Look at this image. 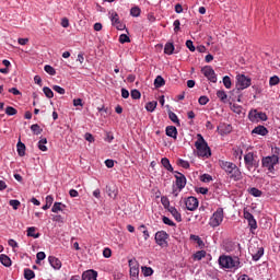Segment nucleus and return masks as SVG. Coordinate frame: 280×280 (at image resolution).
I'll return each instance as SVG.
<instances>
[{"instance_id": "obj_40", "label": "nucleus", "mask_w": 280, "mask_h": 280, "mask_svg": "<svg viewBox=\"0 0 280 280\" xmlns=\"http://www.w3.org/2000/svg\"><path fill=\"white\" fill-rule=\"evenodd\" d=\"M10 207H13L14 211H16L19 209V207H21V201L16 200V199H11L9 201Z\"/></svg>"}, {"instance_id": "obj_33", "label": "nucleus", "mask_w": 280, "mask_h": 280, "mask_svg": "<svg viewBox=\"0 0 280 280\" xmlns=\"http://www.w3.org/2000/svg\"><path fill=\"white\" fill-rule=\"evenodd\" d=\"M47 138H43L38 141V149L42 151V152H47Z\"/></svg>"}, {"instance_id": "obj_50", "label": "nucleus", "mask_w": 280, "mask_h": 280, "mask_svg": "<svg viewBox=\"0 0 280 280\" xmlns=\"http://www.w3.org/2000/svg\"><path fill=\"white\" fill-rule=\"evenodd\" d=\"M119 43L121 45H124L125 43H130V37L128 35H126V34H121L119 36Z\"/></svg>"}, {"instance_id": "obj_51", "label": "nucleus", "mask_w": 280, "mask_h": 280, "mask_svg": "<svg viewBox=\"0 0 280 280\" xmlns=\"http://www.w3.org/2000/svg\"><path fill=\"white\" fill-rule=\"evenodd\" d=\"M45 257H47V255H45V252H39V253H37V255H36V264H40L44 259H45Z\"/></svg>"}, {"instance_id": "obj_47", "label": "nucleus", "mask_w": 280, "mask_h": 280, "mask_svg": "<svg viewBox=\"0 0 280 280\" xmlns=\"http://www.w3.org/2000/svg\"><path fill=\"white\" fill-rule=\"evenodd\" d=\"M195 191L197 194H201L202 196H207V194H209V188L197 187V188H195Z\"/></svg>"}, {"instance_id": "obj_38", "label": "nucleus", "mask_w": 280, "mask_h": 280, "mask_svg": "<svg viewBox=\"0 0 280 280\" xmlns=\"http://www.w3.org/2000/svg\"><path fill=\"white\" fill-rule=\"evenodd\" d=\"M31 130L34 135H40L43 132V128L38 124L32 125Z\"/></svg>"}, {"instance_id": "obj_15", "label": "nucleus", "mask_w": 280, "mask_h": 280, "mask_svg": "<svg viewBox=\"0 0 280 280\" xmlns=\"http://www.w3.org/2000/svg\"><path fill=\"white\" fill-rule=\"evenodd\" d=\"M48 261L55 270H60L62 268V261L55 256H49Z\"/></svg>"}, {"instance_id": "obj_42", "label": "nucleus", "mask_w": 280, "mask_h": 280, "mask_svg": "<svg viewBox=\"0 0 280 280\" xmlns=\"http://www.w3.org/2000/svg\"><path fill=\"white\" fill-rule=\"evenodd\" d=\"M19 112L16 110V108L12 107V106H8L5 108V115H9V116H13V115H16Z\"/></svg>"}, {"instance_id": "obj_19", "label": "nucleus", "mask_w": 280, "mask_h": 280, "mask_svg": "<svg viewBox=\"0 0 280 280\" xmlns=\"http://www.w3.org/2000/svg\"><path fill=\"white\" fill-rule=\"evenodd\" d=\"M166 136L171 137L172 139H176L178 137V129L175 126L166 127Z\"/></svg>"}, {"instance_id": "obj_21", "label": "nucleus", "mask_w": 280, "mask_h": 280, "mask_svg": "<svg viewBox=\"0 0 280 280\" xmlns=\"http://www.w3.org/2000/svg\"><path fill=\"white\" fill-rule=\"evenodd\" d=\"M247 191L250 196H254V198H261V196L264 195V192L259 190V188L255 187L248 188Z\"/></svg>"}, {"instance_id": "obj_24", "label": "nucleus", "mask_w": 280, "mask_h": 280, "mask_svg": "<svg viewBox=\"0 0 280 280\" xmlns=\"http://www.w3.org/2000/svg\"><path fill=\"white\" fill-rule=\"evenodd\" d=\"M27 237H34V240H38V237H40V233H36V228L31 226L27 229Z\"/></svg>"}, {"instance_id": "obj_30", "label": "nucleus", "mask_w": 280, "mask_h": 280, "mask_svg": "<svg viewBox=\"0 0 280 280\" xmlns=\"http://www.w3.org/2000/svg\"><path fill=\"white\" fill-rule=\"evenodd\" d=\"M34 277H36V273L34 272V270L30 268L24 269V279L32 280L34 279Z\"/></svg>"}, {"instance_id": "obj_62", "label": "nucleus", "mask_w": 280, "mask_h": 280, "mask_svg": "<svg viewBox=\"0 0 280 280\" xmlns=\"http://www.w3.org/2000/svg\"><path fill=\"white\" fill-rule=\"evenodd\" d=\"M85 141H89V143H93L95 141V138L93 137V135L86 132L84 136Z\"/></svg>"}, {"instance_id": "obj_56", "label": "nucleus", "mask_w": 280, "mask_h": 280, "mask_svg": "<svg viewBox=\"0 0 280 280\" xmlns=\"http://www.w3.org/2000/svg\"><path fill=\"white\" fill-rule=\"evenodd\" d=\"M52 221L59 222L60 224H65V218H62V215H60V214L54 215Z\"/></svg>"}, {"instance_id": "obj_3", "label": "nucleus", "mask_w": 280, "mask_h": 280, "mask_svg": "<svg viewBox=\"0 0 280 280\" xmlns=\"http://www.w3.org/2000/svg\"><path fill=\"white\" fill-rule=\"evenodd\" d=\"M219 266L228 270H237L241 266L240 258L222 255L219 257Z\"/></svg>"}, {"instance_id": "obj_13", "label": "nucleus", "mask_w": 280, "mask_h": 280, "mask_svg": "<svg viewBox=\"0 0 280 280\" xmlns=\"http://www.w3.org/2000/svg\"><path fill=\"white\" fill-rule=\"evenodd\" d=\"M175 178H176V187L182 191V189H185V186L187 185V177L183 175V173L175 172Z\"/></svg>"}, {"instance_id": "obj_53", "label": "nucleus", "mask_w": 280, "mask_h": 280, "mask_svg": "<svg viewBox=\"0 0 280 280\" xmlns=\"http://www.w3.org/2000/svg\"><path fill=\"white\" fill-rule=\"evenodd\" d=\"M131 97L132 100H141V92H139V90H132Z\"/></svg>"}, {"instance_id": "obj_49", "label": "nucleus", "mask_w": 280, "mask_h": 280, "mask_svg": "<svg viewBox=\"0 0 280 280\" xmlns=\"http://www.w3.org/2000/svg\"><path fill=\"white\" fill-rule=\"evenodd\" d=\"M280 80L279 77L273 75L269 79V84L270 86H277V84H279Z\"/></svg>"}, {"instance_id": "obj_18", "label": "nucleus", "mask_w": 280, "mask_h": 280, "mask_svg": "<svg viewBox=\"0 0 280 280\" xmlns=\"http://www.w3.org/2000/svg\"><path fill=\"white\" fill-rule=\"evenodd\" d=\"M168 211L175 218L176 222H183V215H180V212H178V209L176 207H168Z\"/></svg>"}, {"instance_id": "obj_16", "label": "nucleus", "mask_w": 280, "mask_h": 280, "mask_svg": "<svg viewBox=\"0 0 280 280\" xmlns=\"http://www.w3.org/2000/svg\"><path fill=\"white\" fill-rule=\"evenodd\" d=\"M81 280H97V271L88 270L82 273Z\"/></svg>"}, {"instance_id": "obj_1", "label": "nucleus", "mask_w": 280, "mask_h": 280, "mask_svg": "<svg viewBox=\"0 0 280 280\" xmlns=\"http://www.w3.org/2000/svg\"><path fill=\"white\" fill-rule=\"evenodd\" d=\"M220 167L224 170V172L232 180L237 182L244 178V176L242 175V171H240V167H237V165L233 162L221 161Z\"/></svg>"}, {"instance_id": "obj_12", "label": "nucleus", "mask_w": 280, "mask_h": 280, "mask_svg": "<svg viewBox=\"0 0 280 280\" xmlns=\"http://www.w3.org/2000/svg\"><path fill=\"white\" fill-rule=\"evenodd\" d=\"M249 119L250 121H258V119L260 121H267L268 116L264 112H257V109H254L249 113Z\"/></svg>"}, {"instance_id": "obj_44", "label": "nucleus", "mask_w": 280, "mask_h": 280, "mask_svg": "<svg viewBox=\"0 0 280 280\" xmlns=\"http://www.w3.org/2000/svg\"><path fill=\"white\" fill-rule=\"evenodd\" d=\"M44 70L46 71V73H48L49 75H56V69H54V67L46 65L44 67Z\"/></svg>"}, {"instance_id": "obj_34", "label": "nucleus", "mask_w": 280, "mask_h": 280, "mask_svg": "<svg viewBox=\"0 0 280 280\" xmlns=\"http://www.w3.org/2000/svg\"><path fill=\"white\" fill-rule=\"evenodd\" d=\"M156 105H158L156 101L149 102L147 103L145 108L149 113H154V110L156 109Z\"/></svg>"}, {"instance_id": "obj_64", "label": "nucleus", "mask_w": 280, "mask_h": 280, "mask_svg": "<svg viewBox=\"0 0 280 280\" xmlns=\"http://www.w3.org/2000/svg\"><path fill=\"white\" fill-rule=\"evenodd\" d=\"M110 255H113V252L110 250V248H105L103 250V256L108 259L110 257Z\"/></svg>"}, {"instance_id": "obj_48", "label": "nucleus", "mask_w": 280, "mask_h": 280, "mask_svg": "<svg viewBox=\"0 0 280 280\" xmlns=\"http://www.w3.org/2000/svg\"><path fill=\"white\" fill-rule=\"evenodd\" d=\"M223 84H224L225 89H231V86H232L231 77L225 75L223 78Z\"/></svg>"}, {"instance_id": "obj_52", "label": "nucleus", "mask_w": 280, "mask_h": 280, "mask_svg": "<svg viewBox=\"0 0 280 280\" xmlns=\"http://www.w3.org/2000/svg\"><path fill=\"white\" fill-rule=\"evenodd\" d=\"M177 165H180V167H184V170H189V163L183 159L178 160Z\"/></svg>"}, {"instance_id": "obj_28", "label": "nucleus", "mask_w": 280, "mask_h": 280, "mask_svg": "<svg viewBox=\"0 0 280 280\" xmlns=\"http://www.w3.org/2000/svg\"><path fill=\"white\" fill-rule=\"evenodd\" d=\"M254 261H259L264 257V247H259L256 254H252Z\"/></svg>"}, {"instance_id": "obj_22", "label": "nucleus", "mask_w": 280, "mask_h": 280, "mask_svg": "<svg viewBox=\"0 0 280 280\" xmlns=\"http://www.w3.org/2000/svg\"><path fill=\"white\" fill-rule=\"evenodd\" d=\"M221 135H231L233 127L231 125H221L219 127Z\"/></svg>"}, {"instance_id": "obj_27", "label": "nucleus", "mask_w": 280, "mask_h": 280, "mask_svg": "<svg viewBox=\"0 0 280 280\" xmlns=\"http://www.w3.org/2000/svg\"><path fill=\"white\" fill-rule=\"evenodd\" d=\"M154 86L155 89H161V86H165V79L163 77L158 75L154 80Z\"/></svg>"}, {"instance_id": "obj_8", "label": "nucleus", "mask_w": 280, "mask_h": 280, "mask_svg": "<svg viewBox=\"0 0 280 280\" xmlns=\"http://www.w3.org/2000/svg\"><path fill=\"white\" fill-rule=\"evenodd\" d=\"M250 78L244 75V74H237L236 75V89L237 91H244V89H248L250 86Z\"/></svg>"}, {"instance_id": "obj_25", "label": "nucleus", "mask_w": 280, "mask_h": 280, "mask_svg": "<svg viewBox=\"0 0 280 280\" xmlns=\"http://www.w3.org/2000/svg\"><path fill=\"white\" fill-rule=\"evenodd\" d=\"M161 163H162L163 167L165 170H167V172H174V167H172V164L170 163V159L163 158L161 160Z\"/></svg>"}, {"instance_id": "obj_9", "label": "nucleus", "mask_w": 280, "mask_h": 280, "mask_svg": "<svg viewBox=\"0 0 280 280\" xmlns=\"http://www.w3.org/2000/svg\"><path fill=\"white\" fill-rule=\"evenodd\" d=\"M201 73L207 78L210 82H218V75L215 74V70L211 66H205L201 68Z\"/></svg>"}, {"instance_id": "obj_26", "label": "nucleus", "mask_w": 280, "mask_h": 280, "mask_svg": "<svg viewBox=\"0 0 280 280\" xmlns=\"http://www.w3.org/2000/svg\"><path fill=\"white\" fill-rule=\"evenodd\" d=\"M164 54L167 56H172L174 54V43H166L164 46Z\"/></svg>"}, {"instance_id": "obj_29", "label": "nucleus", "mask_w": 280, "mask_h": 280, "mask_svg": "<svg viewBox=\"0 0 280 280\" xmlns=\"http://www.w3.org/2000/svg\"><path fill=\"white\" fill-rule=\"evenodd\" d=\"M168 119H171L173 124H176V126H180V120L178 119V116L172 110H168Z\"/></svg>"}, {"instance_id": "obj_36", "label": "nucleus", "mask_w": 280, "mask_h": 280, "mask_svg": "<svg viewBox=\"0 0 280 280\" xmlns=\"http://www.w3.org/2000/svg\"><path fill=\"white\" fill-rule=\"evenodd\" d=\"M207 257L206 250H199L194 255V259H197V261H200V259H205Z\"/></svg>"}, {"instance_id": "obj_61", "label": "nucleus", "mask_w": 280, "mask_h": 280, "mask_svg": "<svg viewBox=\"0 0 280 280\" xmlns=\"http://www.w3.org/2000/svg\"><path fill=\"white\" fill-rule=\"evenodd\" d=\"M107 194L109 198H117V192L110 187H107Z\"/></svg>"}, {"instance_id": "obj_45", "label": "nucleus", "mask_w": 280, "mask_h": 280, "mask_svg": "<svg viewBox=\"0 0 280 280\" xmlns=\"http://www.w3.org/2000/svg\"><path fill=\"white\" fill-rule=\"evenodd\" d=\"M201 183H211L213 180V177L209 174H203L200 176Z\"/></svg>"}, {"instance_id": "obj_23", "label": "nucleus", "mask_w": 280, "mask_h": 280, "mask_svg": "<svg viewBox=\"0 0 280 280\" xmlns=\"http://www.w3.org/2000/svg\"><path fill=\"white\" fill-rule=\"evenodd\" d=\"M217 97L223 103L226 104V101L229 100V95H226V92L224 90H219L217 92Z\"/></svg>"}, {"instance_id": "obj_35", "label": "nucleus", "mask_w": 280, "mask_h": 280, "mask_svg": "<svg viewBox=\"0 0 280 280\" xmlns=\"http://www.w3.org/2000/svg\"><path fill=\"white\" fill-rule=\"evenodd\" d=\"M62 207L67 206L62 205V202H55L51 208L52 213H58V211H62Z\"/></svg>"}, {"instance_id": "obj_59", "label": "nucleus", "mask_w": 280, "mask_h": 280, "mask_svg": "<svg viewBox=\"0 0 280 280\" xmlns=\"http://www.w3.org/2000/svg\"><path fill=\"white\" fill-rule=\"evenodd\" d=\"M190 240H194L195 242H197V244H198L199 246H202V244H205V243L202 242V238H200V236H198V235H190Z\"/></svg>"}, {"instance_id": "obj_37", "label": "nucleus", "mask_w": 280, "mask_h": 280, "mask_svg": "<svg viewBox=\"0 0 280 280\" xmlns=\"http://www.w3.org/2000/svg\"><path fill=\"white\" fill-rule=\"evenodd\" d=\"M142 273L144 277H152V275H154V270L151 267H142Z\"/></svg>"}, {"instance_id": "obj_46", "label": "nucleus", "mask_w": 280, "mask_h": 280, "mask_svg": "<svg viewBox=\"0 0 280 280\" xmlns=\"http://www.w3.org/2000/svg\"><path fill=\"white\" fill-rule=\"evenodd\" d=\"M271 152H272L271 158L278 159V162H279V159H280V149H279V147L272 148Z\"/></svg>"}, {"instance_id": "obj_31", "label": "nucleus", "mask_w": 280, "mask_h": 280, "mask_svg": "<svg viewBox=\"0 0 280 280\" xmlns=\"http://www.w3.org/2000/svg\"><path fill=\"white\" fill-rule=\"evenodd\" d=\"M51 205H54V197L51 195H48L46 197V205L43 206V210L47 211V209H49L51 207Z\"/></svg>"}, {"instance_id": "obj_58", "label": "nucleus", "mask_w": 280, "mask_h": 280, "mask_svg": "<svg viewBox=\"0 0 280 280\" xmlns=\"http://www.w3.org/2000/svg\"><path fill=\"white\" fill-rule=\"evenodd\" d=\"M186 47L189 49V51H196V46H194V42H191V39L186 42Z\"/></svg>"}, {"instance_id": "obj_60", "label": "nucleus", "mask_w": 280, "mask_h": 280, "mask_svg": "<svg viewBox=\"0 0 280 280\" xmlns=\"http://www.w3.org/2000/svg\"><path fill=\"white\" fill-rule=\"evenodd\" d=\"M173 25H174V32L175 33L180 32V20H175Z\"/></svg>"}, {"instance_id": "obj_20", "label": "nucleus", "mask_w": 280, "mask_h": 280, "mask_svg": "<svg viewBox=\"0 0 280 280\" xmlns=\"http://www.w3.org/2000/svg\"><path fill=\"white\" fill-rule=\"evenodd\" d=\"M0 262L2 266H5V268H10V266H12V259H10V256L5 254L0 255Z\"/></svg>"}, {"instance_id": "obj_14", "label": "nucleus", "mask_w": 280, "mask_h": 280, "mask_svg": "<svg viewBox=\"0 0 280 280\" xmlns=\"http://www.w3.org/2000/svg\"><path fill=\"white\" fill-rule=\"evenodd\" d=\"M110 21H112V25H114L116 30H120V31L126 30V24L119 21V14H117V12L112 13Z\"/></svg>"}, {"instance_id": "obj_55", "label": "nucleus", "mask_w": 280, "mask_h": 280, "mask_svg": "<svg viewBox=\"0 0 280 280\" xmlns=\"http://www.w3.org/2000/svg\"><path fill=\"white\" fill-rule=\"evenodd\" d=\"M162 222H164L165 224H167V226H176V223H174V221H172L170 218L167 217H163L162 218Z\"/></svg>"}, {"instance_id": "obj_6", "label": "nucleus", "mask_w": 280, "mask_h": 280, "mask_svg": "<svg viewBox=\"0 0 280 280\" xmlns=\"http://www.w3.org/2000/svg\"><path fill=\"white\" fill-rule=\"evenodd\" d=\"M261 163L262 167H266L271 174L275 173V165H279L278 158H272V155L262 158Z\"/></svg>"}, {"instance_id": "obj_63", "label": "nucleus", "mask_w": 280, "mask_h": 280, "mask_svg": "<svg viewBox=\"0 0 280 280\" xmlns=\"http://www.w3.org/2000/svg\"><path fill=\"white\" fill-rule=\"evenodd\" d=\"M161 202H162L163 207H165V209H167V207H170V199H167V197H162Z\"/></svg>"}, {"instance_id": "obj_5", "label": "nucleus", "mask_w": 280, "mask_h": 280, "mask_svg": "<svg viewBox=\"0 0 280 280\" xmlns=\"http://www.w3.org/2000/svg\"><path fill=\"white\" fill-rule=\"evenodd\" d=\"M224 220V209L218 208L217 211L210 218V226L215 229V226H220L222 221Z\"/></svg>"}, {"instance_id": "obj_39", "label": "nucleus", "mask_w": 280, "mask_h": 280, "mask_svg": "<svg viewBox=\"0 0 280 280\" xmlns=\"http://www.w3.org/2000/svg\"><path fill=\"white\" fill-rule=\"evenodd\" d=\"M231 106V110H233V113H236V115H242V106L237 105V104H230Z\"/></svg>"}, {"instance_id": "obj_4", "label": "nucleus", "mask_w": 280, "mask_h": 280, "mask_svg": "<svg viewBox=\"0 0 280 280\" xmlns=\"http://www.w3.org/2000/svg\"><path fill=\"white\" fill-rule=\"evenodd\" d=\"M244 163H245V167H246V170H248V172H250V170H253V167L255 170H257V167H259V161L255 160V153H253V152H248L244 155Z\"/></svg>"}, {"instance_id": "obj_41", "label": "nucleus", "mask_w": 280, "mask_h": 280, "mask_svg": "<svg viewBox=\"0 0 280 280\" xmlns=\"http://www.w3.org/2000/svg\"><path fill=\"white\" fill-rule=\"evenodd\" d=\"M43 91L46 97H48V100H51V97H54V91H51V89L45 86L43 88Z\"/></svg>"}, {"instance_id": "obj_7", "label": "nucleus", "mask_w": 280, "mask_h": 280, "mask_svg": "<svg viewBox=\"0 0 280 280\" xmlns=\"http://www.w3.org/2000/svg\"><path fill=\"white\" fill-rule=\"evenodd\" d=\"M168 238H170V234H167V232L165 231H159L155 233V244H158V246H161V248H167Z\"/></svg>"}, {"instance_id": "obj_43", "label": "nucleus", "mask_w": 280, "mask_h": 280, "mask_svg": "<svg viewBox=\"0 0 280 280\" xmlns=\"http://www.w3.org/2000/svg\"><path fill=\"white\" fill-rule=\"evenodd\" d=\"M131 16H140L141 15V9L139 7H133L130 10Z\"/></svg>"}, {"instance_id": "obj_17", "label": "nucleus", "mask_w": 280, "mask_h": 280, "mask_svg": "<svg viewBox=\"0 0 280 280\" xmlns=\"http://www.w3.org/2000/svg\"><path fill=\"white\" fill-rule=\"evenodd\" d=\"M252 133L260 135V137H266V135H268V129L265 126L259 125L253 129Z\"/></svg>"}, {"instance_id": "obj_54", "label": "nucleus", "mask_w": 280, "mask_h": 280, "mask_svg": "<svg viewBox=\"0 0 280 280\" xmlns=\"http://www.w3.org/2000/svg\"><path fill=\"white\" fill-rule=\"evenodd\" d=\"M52 91H55L56 93H59V95H65L66 93L65 88H60L59 85H54Z\"/></svg>"}, {"instance_id": "obj_32", "label": "nucleus", "mask_w": 280, "mask_h": 280, "mask_svg": "<svg viewBox=\"0 0 280 280\" xmlns=\"http://www.w3.org/2000/svg\"><path fill=\"white\" fill-rule=\"evenodd\" d=\"M18 154L19 156H25V143L21 141L18 142Z\"/></svg>"}, {"instance_id": "obj_10", "label": "nucleus", "mask_w": 280, "mask_h": 280, "mask_svg": "<svg viewBox=\"0 0 280 280\" xmlns=\"http://www.w3.org/2000/svg\"><path fill=\"white\" fill-rule=\"evenodd\" d=\"M129 272L132 280H139V262L136 259L129 260Z\"/></svg>"}, {"instance_id": "obj_2", "label": "nucleus", "mask_w": 280, "mask_h": 280, "mask_svg": "<svg viewBox=\"0 0 280 280\" xmlns=\"http://www.w3.org/2000/svg\"><path fill=\"white\" fill-rule=\"evenodd\" d=\"M195 148L197 149L198 156H202L206 159H209L211 156V148H209V144L205 140V137L202 135H197V141L195 142Z\"/></svg>"}, {"instance_id": "obj_11", "label": "nucleus", "mask_w": 280, "mask_h": 280, "mask_svg": "<svg viewBox=\"0 0 280 280\" xmlns=\"http://www.w3.org/2000/svg\"><path fill=\"white\" fill-rule=\"evenodd\" d=\"M184 202H185L186 209L188 211H196V209H198V205H200L199 201H198V198H196L194 196H190V197L186 198L184 200Z\"/></svg>"}, {"instance_id": "obj_57", "label": "nucleus", "mask_w": 280, "mask_h": 280, "mask_svg": "<svg viewBox=\"0 0 280 280\" xmlns=\"http://www.w3.org/2000/svg\"><path fill=\"white\" fill-rule=\"evenodd\" d=\"M199 104H200L201 106H207V104H209V97H207V96H200V97H199Z\"/></svg>"}]
</instances>
